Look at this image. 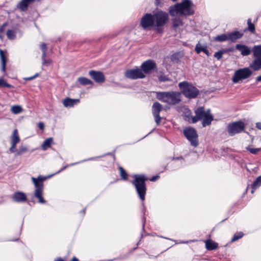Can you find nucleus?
I'll use <instances>...</instances> for the list:
<instances>
[{"instance_id":"nucleus-7","label":"nucleus","mask_w":261,"mask_h":261,"mask_svg":"<svg viewBox=\"0 0 261 261\" xmlns=\"http://www.w3.org/2000/svg\"><path fill=\"white\" fill-rule=\"evenodd\" d=\"M183 134L186 139L190 142L191 145L197 147L198 145V135L196 129L192 127H186Z\"/></svg>"},{"instance_id":"nucleus-24","label":"nucleus","mask_w":261,"mask_h":261,"mask_svg":"<svg viewBox=\"0 0 261 261\" xmlns=\"http://www.w3.org/2000/svg\"><path fill=\"white\" fill-rule=\"evenodd\" d=\"M214 120V117L213 115H206L203 119L202 122V125L203 127L210 125L212 121Z\"/></svg>"},{"instance_id":"nucleus-61","label":"nucleus","mask_w":261,"mask_h":261,"mask_svg":"<svg viewBox=\"0 0 261 261\" xmlns=\"http://www.w3.org/2000/svg\"><path fill=\"white\" fill-rule=\"evenodd\" d=\"M27 1H28L30 4H31V3L33 2L35 0H26Z\"/></svg>"},{"instance_id":"nucleus-3","label":"nucleus","mask_w":261,"mask_h":261,"mask_svg":"<svg viewBox=\"0 0 261 261\" xmlns=\"http://www.w3.org/2000/svg\"><path fill=\"white\" fill-rule=\"evenodd\" d=\"M133 177L134 179L132 183L135 186L139 198L144 201L147 191L145 182L147 178L143 174H135Z\"/></svg>"},{"instance_id":"nucleus-38","label":"nucleus","mask_w":261,"mask_h":261,"mask_svg":"<svg viewBox=\"0 0 261 261\" xmlns=\"http://www.w3.org/2000/svg\"><path fill=\"white\" fill-rule=\"evenodd\" d=\"M119 169L122 178L123 179L126 180L127 178V174L126 173L125 170L121 167H119Z\"/></svg>"},{"instance_id":"nucleus-14","label":"nucleus","mask_w":261,"mask_h":261,"mask_svg":"<svg viewBox=\"0 0 261 261\" xmlns=\"http://www.w3.org/2000/svg\"><path fill=\"white\" fill-rule=\"evenodd\" d=\"M245 125L243 122L238 121L229 124V134L234 135L244 130Z\"/></svg>"},{"instance_id":"nucleus-64","label":"nucleus","mask_w":261,"mask_h":261,"mask_svg":"<svg viewBox=\"0 0 261 261\" xmlns=\"http://www.w3.org/2000/svg\"><path fill=\"white\" fill-rule=\"evenodd\" d=\"M229 51H231V50H232V49H230V48H229Z\"/></svg>"},{"instance_id":"nucleus-19","label":"nucleus","mask_w":261,"mask_h":261,"mask_svg":"<svg viewBox=\"0 0 261 261\" xmlns=\"http://www.w3.org/2000/svg\"><path fill=\"white\" fill-rule=\"evenodd\" d=\"M250 67L254 71H257L261 69V60L259 58H255L250 64Z\"/></svg>"},{"instance_id":"nucleus-17","label":"nucleus","mask_w":261,"mask_h":261,"mask_svg":"<svg viewBox=\"0 0 261 261\" xmlns=\"http://www.w3.org/2000/svg\"><path fill=\"white\" fill-rule=\"evenodd\" d=\"M236 49L240 51L241 55L243 56H246L251 53V49L245 45L237 44Z\"/></svg>"},{"instance_id":"nucleus-30","label":"nucleus","mask_w":261,"mask_h":261,"mask_svg":"<svg viewBox=\"0 0 261 261\" xmlns=\"http://www.w3.org/2000/svg\"><path fill=\"white\" fill-rule=\"evenodd\" d=\"M261 186V176L258 177L255 180L252 184L251 187L252 188V190L251 191V193H253L254 192V190H255L257 188Z\"/></svg>"},{"instance_id":"nucleus-55","label":"nucleus","mask_w":261,"mask_h":261,"mask_svg":"<svg viewBox=\"0 0 261 261\" xmlns=\"http://www.w3.org/2000/svg\"><path fill=\"white\" fill-rule=\"evenodd\" d=\"M71 261H79L78 258H76L75 256L73 257Z\"/></svg>"},{"instance_id":"nucleus-50","label":"nucleus","mask_w":261,"mask_h":261,"mask_svg":"<svg viewBox=\"0 0 261 261\" xmlns=\"http://www.w3.org/2000/svg\"><path fill=\"white\" fill-rule=\"evenodd\" d=\"M159 178V176L157 175V176H153L151 179H150V180L151 181H155L157 179H158Z\"/></svg>"},{"instance_id":"nucleus-15","label":"nucleus","mask_w":261,"mask_h":261,"mask_svg":"<svg viewBox=\"0 0 261 261\" xmlns=\"http://www.w3.org/2000/svg\"><path fill=\"white\" fill-rule=\"evenodd\" d=\"M195 115L192 117V123H195L202 120L206 115L203 107H198L194 111Z\"/></svg>"},{"instance_id":"nucleus-23","label":"nucleus","mask_w":261,"mask_h":261,"mask_svg":"<svg viewBox=\"0 0 261 261\" xmlns=\"http://www.w3.org/2000/svg\"><path fill=\"white\" fill-rule=\"evenodd\" d=\"M0 57L2 63V70L3 72H5L7 59L5 55L4 52L1 49H0Z\"/></svg>"},{"instance_id":"nucleus-63","label":"nucleus","mask_w":261,"mask_h":261,"mask_svg":"<svg viewBox=\"0 0 261 261\" xmlns=\"http://www.w3.org/2000/svg\"><path fill=\"white\" fill-rule=\"evenodd\" d=\"M18 240V239H15V240H12V241H17Z\"/></svg>"},{"instance_id":"nucleus-46","label":"nucleus","mask_w":261,"mask_h":261,"mask_svg":"<svg viewBox=\"0 0 261 261\" xmlns=\"http://www.w3.org/2000/svg\"><path fill=\"white\" fill-rule=\"evenodd\" d=\"M51 63V60L50 59H44L42 60V65H48L50 63Z\"/></svg>"},{"instance_id":"nucleus-16","label":"nucleus","mask_w":261,"mask_h":261,"mask_svg":"<svg viewBox=\"0 0 261 261\" xmlns=\"http://www.w3.org/2000/svg\"><path fill=\"white\" fill-rule=\"evenodd\" d=\"M12 200L18 203H22L27 200L25 194L22 192L17 191L13 193L12 196Z\"/></svg>"},{"instance_id":"nucleus-39","label":"nucleus","mask_w":261,"mask_h":261,"mask_svg":"<svg viewBox=\"0 0 261 261\" xmlns=\"http://www.w3.org/2000/svg\"><path fill=\"white\" fill-rule=\"evenodd\" d=\"M28 151V148L24 146H19L18 150H17L16 154L17 155H20L22 153Z\"/></svg>"},{"instance_id":"nucleus-54","label":"nucleus","mask_w":261,"mask_h":261,"mask_svg":"<svg viewBox=\"0 0 261 261\" xmlns=\"http://www.w3.org/2000/svg\"><path fill=\"white\" fill-rule=\"evenodd\" d=\"M173 160H183V158L181 156L177 158L173 157Z\"/></svg>"},{"instance_id":"nucleus-51","label":"nucleus","mask_w":261,"mask_h":261,"mask_svg":"<svg viewBox=\"0 0 261 261\" xmlns=\"http://www.w3.org/2000/svg\"><path fill=\"white\" fill-rule=\"evenodd\" d=\"M205 115H212V114L211 113V110L210 109H207L206 111H205Z\"/></svg>"},{"instance_id":"nucleus-43","label":"nucleus","mask_w":261,"mask_h":261,"mask_svg":"<svg viewBox=\"0 0 261 261\" xmlns=\"http://www.w3.org/2000/svg\"><path fill=\"white\" fill-rule=\"evenodd\" d=\"M180 21L177 19H174L173 20V24L172 27L174 28H176L179 25V23Z\"/></svg>"},{"instance_id":"nucleus-28","label":"nucleus","mask_w":261,"mask_h":261,"mask_svg":"<svg viewBox=\"0 0 261 261\" xmlns=\"http://www.w3.org/2000/svg\"><path fill=\"white\" fill-rule=\"evenodd\" d=\"M20 141V138L18 136V131L17 129H15L13 132L11 136V143L17 144Z\"/></svg>"},{"instance_id":"nucleus-60","label":"nucleus","mask_w":261,"mask_h":261,"mask_svg":"<svg viewBox=\"0 0 261 261\" xmlns=\"http://www.w3.org/2000/svg\"><path fill=\"white\" fill-rule=\"evenodd\" d=\"M85 211H86V208L82 210L81 212L84 215L85 214Z\"/></svg>"},{"instance_id":"nucleus-31","label":"nucleus","mask_w":261,"mask_h":261,"mask_svg":"<svg viewBox=\"0 0 261 261\" xmlns=\"http://www.w3.org/2000/svg\"><path fill=\"white\" fill-rule=\"evenodd\" d=\"M247 24L248 28L246 30L250 32L251 33H255V25L251 22V20L250 18L248 19L247 20Z\"/></svg>"},{"instance_id":"nucleus-48","label":"nucleus","mask_w":261,"mask_h":261,"mask_svg":"<svg viewBox=\"0 0 261 261\" xmlns=\"http://www.w3.org/2000/svg\"><path fill=\"white\" fill-rule=\"evenodd\" d=\"M38 126L41 130H43L44 128V124L42 122H39Z\"/></svg>"},{"instance_id":"nucleus-29","label":"nucleus","mask_w":261,"mask_h":261,"mask_svg":"<svg viewBox=\"0 0 261 261\" xmlns=\"http://www.w3.org/2000/svg\"><path fill=\"white\" fill-rule=\"evenodd\" d=\"M252 50L254 57L261 60V46H255Z\"/></svg>"},{"instance_id":"nucleus-2","label":"nucleus","mask_w":261,"mask_h":261,"mask_svg":"<svg viewBox=\"0 0 261 261\" xmlns=\"http://www.w3.org/2000/svg\"><path fill=\"white\" fill-rule=\"evenodd\" d=\"M156 97L162 102L175 105L180 102L181 93L176 91L156 92Z\"/></svg>"},{"instance_id":"nucleus-11","label":"nucleus","mask_w":261,"mask_h":261,"mask_svg":"<svg viewBox=\"0 0 261 261\" xmlns=\"http://www.w3.org/2000/svg\"><path fill=\"white\" fill-rule=\"evenodd\" d=\"M157 68L156 63L152 60L149 59L144 62L141 65V69L144 74H150Z\"/></svg>"},{"instance_id":"nucleus-44","label":"nucleus","mask_w":261,"mask_h":261,"mask_svg":"<svg viewBox=\"0 0 261 261\" xmlns=\"http://www.w3.org/2000/svg\"><path fill=\"white\" fill-rule=\"evenodd\" d=\"M16 144H16V143H11V146L9 149V150L11 152H17V150L16 149Z\"/></svg>"},{"instance_id":"nucleus-9","label":"nucleus","mask_w":261,"mask_h":261,"mask_svg":"<svg viewBox=\"0 0 261 261\" xmlns=\"http://www.w3.org/2000/svg\"><path fill=\"white\" fill-rule=\"evenodd\" d=\"M124 75L126 78L131 80L144 79L146 77L145 74L139 68L126 70L124 73Z\"/></svg>"},{"instance_id":"nucleus-22","label":"nucleus","mask_w":261,"mask_h":261,"mask_svg":"<svg viewBox=\"0 0 261 261\" xmlns=\"http://www.w3.org/2000/svg\"><path fill=\"white\" fill-rule=\"evenodd\" d=\"M243 35V33L239 31H234L229 33V40L234 41L236 40L241 38Z\"/></svg>"},{"instance_id":"nucleus-4","label":"nucleus","mask_w":261,"mask_h":261,"mask_svg":"<svg viewBox=\"0 0 261 261\" xmlns=\"http://www.w3.org/2000/svg\"><path fill=\"white\" fill-rule=\"evenodd\" d=\"M47 178V177L39 175L37 178L32 177L31 179L34 184L35 190L34 192V197L38 199V202L40 203L44 204L46 201L44 199L42 195L43 191V181Z\"/></svg>"},{"instance_id":"nucleus-41","label":"nucleus","mask_w":261,"mask_h":261,"mask_svg":"<svg viewBox=\"0 0 261 261\" xmlns=\"http://www.w3.org/2000/svg\"><path fill=\"white\" fill-rule=\"evenodd\" d=\"M159 81L160 82H165L166 81H170L171 79L165 75H160L158 77Z\"/></svg>"},{"instance_id":"nucleus-10","label":"nucleus","mask_w":261,"mask_h":261,"mask_svg":"<svg viewBox=\"0 0 261 261\" xmlns=\"http://www.w3.org/2000/svg\"><path fill=\"white\" fill-rule=\"evenodd\" d=\"M153 14L146 13L141 18L140 24L144 30L155 27Z\"/></svg>"},{"instance_id":"nucleus-36","label":"nucleus","mask_w":261,"mask_h":261,"mask_svg":"<svg viewBox=\"0 0 261 261\" xmlns=\"http://www.w3.org/2000/svg\"><path fill=\"white\" fill-rule=\"evenodd\" d=\"M21 110L22 108L19 106H13L11 108L12 112L15 114L20 113Z\"/></svg>"},{"instance_id":"nucleus-35","label":"nucleus","mask_w":261,"mask_h":261,"mask_svg":"<svg viewBox=\"0 0 261 261\" xmlns=\"http://www.w3.org/2000/svg\"><path fill=\"white\" fill-rule=\"evenodd\" d=\"M8 25L7 22L4 23L1 26H0V39L1 40H3L4 38V32L6 27Z\"/></svg>"},{"instance_id":"nucleus-32","label":"nucleus","mask_w":261,"mask_h":261,"mask_svg":"<svg viewBox=\"0 0 261 261\" xmlns=\"http://www.w3.org/2000/svg\"><path fill=\"white\" fill-rule=\"evenodd\" d=\"M228 39V36H227L226 34H222L215 37L214 39V40L217 42H223L226 41Z\"/></svg>"},{"instance_id":"nucleus-8","label":"nucleus","mask_w":261,"mask_h":261,"mask_svg":"<svg viewBox=\"0 0 261 261\" xmlns=\"http://www.w3.org/2000/svg\"><path fill=\"white\" fill-rule=\"evenodd\" d=\"M252 73V72L248 68L240 69L236 71L232 81L234 83H238L240 80L249 77Z\"/></svg>"},{"instance_id":"nucleus-6","label":"nucleus","mask_w":261,"mask_h":261,"mask_svg":"<svg viewBox=\"0 0 261 261\" xmlns=\"http://www.w3.org/2000/svg\"><path fill=\"white\" fill-rule=\"evenodd\" d=\"M155 30L159 33H163L162 27H164L169 20V15L167 13L160 10L153 14Z\"/></svg>"},{"instance_id":"nucleus-13","label":"nucleus","mask_w":261,"mask_h":261,"mask_svg":"<svg viewBox=\"0 0 261 261\" xmlns=\"http://www.w3.org/2000/svg\"><path fill=\"white\" fill-rule=\"evenodd\" d=\"M162 110V106L159 102L153 103L152 107V114L154 117L155 121L159 125L161 120V117L160 116V113Z\"/></svg>"},{"instance_id":"nucleus-20","label":"nucleus","mask_w":261,"mask_h":261,"mask_svg":"<svg viewBox=\"0 0 261 261\" xmlns=\"http://www.w3.org/2000/svg\"><path fill=\"white\" fill-rule=\"evenodd\" d=\"M195 50L197 54H199L201 51H203L207 55V56L208 57L210 55V54L208 50L207 49L206 47L202 46L199 42L196 45Z\"/></svg>"},{"instance_id":"nucleus-12","label":"nucleus","mask_w":261,"mask_h":261,"mask_svg":"<svg viewBox=\"0 0 261 261\" xmlns=\"http://www.w3.org/2000/svg\"><path fill=\"white\" fill-rule=\"evenodd\" d=\"M89 75L97 83L101 84L105 81V76L101 71L91 70L89 71Z\"/></svg>"},{"instance_id":"nucleus-21","label":"nucleus","mask_w":261,"mask_h":261,"mask_svg":"<svg viewBox=\"0 0 261 261\" xmlns=\"http://www.w3.org/2000/svg\"><path fill=\"white\" fill-rule=\"evenodd\" d=\"M205 247L208 250H213L217 248L218 244L211 240H207L205 241Z\"/></svg>"},{"instance_id":"nucleus-49","label":"nucleus","mask_w":261,"mask_h":261,"mask_svg":"<svg viewBox=\"0 0 261 261\" xmlns=\"http://www.w3.org/2000/svg\"><path fill=\"white\" fill-rule=\"evenodd\" d=\"M46 55V51H42V57H41L42 60L44 59H45Z\"/></svg>"},{"instance_id":"nucleus-52","label":"nucleus","mask_w":261,"mask_h":261,"mask_svg":"<svg viewBox=\"0 0 261 261\" xmlns=\"http://www.w3.org/2000/svg\"><path fill=\"white\" fill-rule=\"evenodd\" d=\"M256 126L258 129L261 130V122H257L256 123Z\"/></svg>"},{"instance_id":"nucleus-57","label":"nucleus","mask_w":261,"mask_h":261,"mask_svg":"<svg viewBox=\"0 0 261 261\" xmlns=\"http://www.w3.org/2000/svg\"><path fill=\"white\" fill-rule=\"evenodd\" d=\"M177 54H173L172 56V59H175L176 58Z\"/></svg>"},{"instance_id":"nucleus-56","label":"nucleus","mask_w":261,"mask_h":261,"mask_svg":"<svg viewBox=\"0 0 261 261\" xmlns=\"http://www.w3.org/2000/svg\"><path fill=\"white\" fill-rule=\"evenodd\" d=\"M256 81L257 82H261V75L257 77V78L256 79Z\"/></svg>"},{"instance_id":"nucleus-18","label":"nucleus","mask_w":261,"mask_h":261,"mask_svg":"<svg viewBox=\"0 0 261 261\" xmlns=\"http://www.w3.org/2000/svg\"><path fill=\"white\" fill-rule=\"evenodd\" d=\"M80 102L79 99H71L70 98H66L63 101V105L65 107H73Z\"/></svg>"},{"instance_id":"nucleus-26","label":"nucleus","mask_w":261,"mask_h":261,"mask_svg":"<svg viewBox=\"0 0 261 261\" xmlns=\"http://www.w3.org/2000/svg\"><path fill=\"white\" fill-rule=\"evenodd\" d=\"M77 80L79 82V83L82 85H83V86H86L87 85H93V83L91 80H90L85 77H80L78 78Z\"/></svg>"},{"instance_id":"nucleus-45","label":"nucleus","mask_w":261,"mask_h":261,"mask_svg":"<svg viewBox=\"0 0 261 261\" xmlns=\"http://www.w3.org/2000/svg\"><path fill=\"white\" fill-rule=\"evenodd\" d=\"M38 76H39V73H36L34 75H33L32 76L24 78V80H25V81H31L33 79H35L36 77H38Z\"/></svg>"},{"instance_id":"nucleus-33","label":"nucleus","mask_w":261,"mask_h":261,"mask_svg":"<svg viewBox=\"0 0 261 261\" xmlns=\"http://www.w3.org/2000/svg\"><path fill=\"white\" fill-rule=\"evenodd\" d=\"M6 34L8 38L10 40H14L16 38V32L13 30H8Z\"/></svg>"},{"instance_id":"nucleus-37","label":"nucleus","mask_w":261,"mask_h":261,"mask_svg":"<svg viewBox=\"0 0 261 261\" xmlns=\"http://www.w3.org/2000/svg\"><path fill=\"white\" fill-rule=\"evenodd\" d=\"M243 235L244 234L242 232H239L236 233L232 237L231 242H233L238 240L239 239H241L243 236Z\"/></svg>"},{"instance_id":"nucleus-47","label":"nucleus","mask_w":261,"mask_h":261,"mask_svg":"<svg viewBox=\"0 0 261 261\" xmlns=\"http://www.w3.org/2000/svg\"><path fill=\"white\" fill-rule=\"evenodd\" d=\"M40 48L41 49L42 51H47V47L45 43H42V44H41Z\"/></svg>"},{"instance_id":"nucleus-53","label":"nucleus","mask_w":261,"mask_h":261,"mask_svg":"<svg viewBox=\"0 0 261 261\" xmlns=\"http://www.w3.org/2000/svg\"><path fill=\"white\" fill-rule=\"evenodd\" d=\"M142 206H143V210H142V211H143V213L144 214L145 213V211L146 210V207L145 206V205H144V203L143 202L142 203Z\"/></svg>"},{"instance_id":"nucleus-34","label":"nucleus","mask_w":261,"mask_h":261,"mask_svg":"<svg viewBox=\"0 0 261 261\" xmlns=\"http://www.w3.org/2000/svg\"><path fill=\"white\" fill-rule=\"evenodd\" d=\"M2 87H7L9 88H13V86L10 84L7 83L4 79L2 77L0 78V88Z\"/></svg>"},{"instance_id":"nucleus-27","label":"nucleus","mask_w":261,"mask_h":261,"mask_svg":"<svg viewBox=\"0 0 261 261\" xmlns=\"http://www.w3.org/2000/svg\"><path fill=\"white\" fill-rule=\"evenodd\" d=\"M53 141V138H48L44 140L42 144V149L43 150H46L48 148L50 147L51 144Z\"/></svg>"},{"instance_id":"nucleus-25","label":"nucleus","mask_w":261,"mask_h":261,"mask_svg":"<svg viewBox=\"0 0 261 261\" xmlns=\"http://www.w3.org/2000/svg\"><path fill=\"white\" fill-rule=\"evenodd\" d=\"M30 3L26 0H21L17 5V8L21 11H25L29 7Z\"/></svg>"},{"instance_id":"nucleus-40","label":"nucleus","mask_w":261,"mask_h":261,"mask_svg":"<svg viewBox=\"0 0 261 261\" xmlns=\"http://www.w3.org/2000/svg\"><path fill=\"white\" fill-rule=\"evenodd\" d=\"M246 149L250 151V153L254 154H257L260 150V148H253L249 146L246 147Z\"/></svg>"},{"instance_id":"nucleus-42","label":"nucleus","mask_w":261,"mask_h":261,"mask_svg":"<svg viewBox=\"0 0 261 261\" xmlns=\"http://www.w3.org/2000/svg\"><path fill=\"white\" fill-rule=\"evenodd\" d=\"M225 51V50H221L216 52L214 54V57L217 58V60L220 59L222 58V55Z\"/></svg>"},{"instance_id":"nucleus-59","label":"nucleus","mask_w":261,"mask_h":261,"mask_svg":"<svg viewBox=\"0 0 261 261\" xmlns=\"http://www.w3.org/2000/svg\"><path fill=\"white\" fill-rule=\"evenodd\" d=\"M55 261H64V260L63 259H62L61 258L59 257L57 260H55Z\"/></svg>"},{"instance_id":"nucleus-62","label":"nucleus","mask_w":261,"mask_h":261,"mask_svg":"<svg viewBox=\"0 0 261 261\" xmlns=\"http://www.w3.org/2000/svg\"><path fill=\"white\" fill-rule=\"evenodd\" d=\"M65 168H66L65 167L62 168L60 169V170L59 171V172H60L61 171H62L63 170H64V169H65Z\"/></svg>"},{"instance_id":"nucleus-5","label":"nucleus","mask_w":261,"mask_h":261,"mask_svg":"<svg viewBox=\"0 0 261 261\" xmlns=\"http://www.w3.org/2000/svg\"><path fill=\"white\" fill-rule=\"evenodd\" d=\"M178 86L182 94L188 98H195L199 94V90L187 82L184 81L179 83Z\"/></svg>"},{"instance_id":"nucleus-58","label":"nucleus","mask_w":261,"mask_h":261,"mask_svg":"<svg viewBox=\"0 0 261 261\" xmlns=\"http://www.w3.org/2000/svg\"><path fill=\"white\" fill-rule=\"evenodd\" d=\"M145 218L144 217H143V229H144V225H145Z\"/></svg>"},{"instance_id":"nucleus-1","label":"nucleus","mask_w":261,"mask_h":261,"mask_svg":"<svg viewBox=\"0 0 261 261\" xmlns=\"http://www.w3.org/2000/svg\"><path fill=\"white\" fill-rule=\"evenodd\" d=\"M194 5L190 0H183L181 3H176L169 8V12L171 16L174 17L179 16H189L193 15L194 10Z\"/></svg>"}]
</instances>
